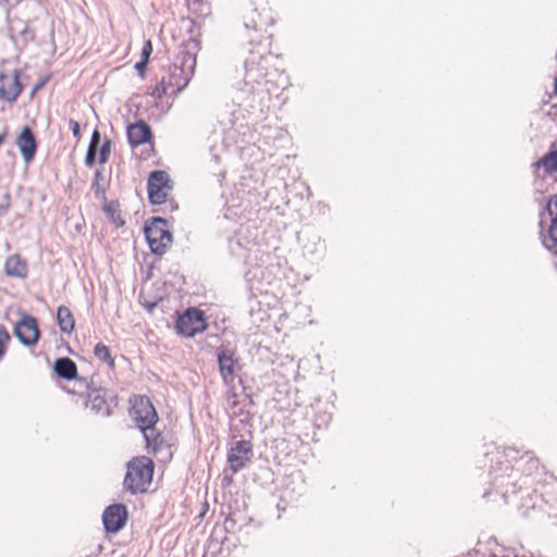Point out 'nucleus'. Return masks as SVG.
<instances>
[{
  "label": "nucleus",
  "instance_id": "obj_1",
  "mask_svg": "<svg viewBox=\"0 0 557 557\" xmlns=\"http://www.w3.org/2000/svg\"><path fill=\"white\" fill-rule=\"evenodd\" d=\"M153 476V462L146 456L133 458L127 463L124 478V487L132 494L144 493L150 485Z\"/></svg>",
  "mask_w": 557,
  "mask_h": 557
},
{
  "label": "nucleus",
  "instance_id": "obj_2",
  "mask_svg": "<svg viewBox=\"0 0 557 557\" xmlns=\"http://www.w3.org/2000/svg\"><path fill=\"white\" fill-rule=\"evenodd\" d=\"M131 413L141 430L147 446L156 449L158 436L154 435V424L158 421V414L150 399L146 396L136 398Z\"/></svg>",
  "mask_w": 557,
  "mask_h": 557
},
{
  "label": "nucleus",
  "instance_id": "obj_3",
  "mask_svg": "<svg viewBox=\"0 0 557 557\" xmlns=\"http://www.w3.org/2000/svg\"><path fill=\"white\" fill-rule=\"evenodd\" d=\"M145 235L151 251L162 256L172 243V234L168 230V222L162 218H152L145 225Z\"/></svg>",
  "mask_w": 557,
  "mask_h": 557
},
{
  "label": "nucleus",
  "instance_id": "obj_4",
  "mask_svg": "<svg viewBox=\"0 0 557 557\" xmlns=\"http://www.w3.org/2000/svg\"><path fill=\"white\" fill-rule=\"evenodd\" d=\"M270 57L260 51H250L249 57L245 61L244 83L251 87V91L256 84H260L268 75V63Z\"/></svg>",
  "mask_w": 557,
  "mask_h": 557
},
{
  "label": "nucleus",
  "instance_id": "obj_5",
  "mask_svg": "<svg viewBox=\"0 0 557 557\" xmlns=\"http://www.w3.org/2000/svg\"><path fill=\"white\" fill-rule=\"evenodd\" d=\"M176 332L186 337H194L207 329L203 311L197 308H189L178 315L175 323Z\"/></svg>",
  "mask_w": 557,
  "mask_h": 557
},
{
  "label": "nucleus",
  "instance_id": "obj_6",
  "mask_svg": "<svg viewBox=\"0 0 557 557\" xmlns=\"http://www.w3.org/2000/svg\"><path fill=\"white\" fill-rule=\"evenodd\" d=\"M172 188L173 185L166 172L153 171L150 174L147 190L149 200L153 205L164 203Z\"/></svg>",
  "mask_w": 557,
  "mask_h": 557
},
{
  "label": "nucleus",
  "instance_id": "obj_7",
  "mask_svg": "<svg viewBox=\"0 0 557 557\" xmlns=\"http://www.w3.org/2000/svg\"><path fill=\"white\" fill-rule=\"evenodd\" d=\"M252 445L249 441H237L228 451L227 461L234 473L240 471L251 460Z\"/></svg>",
  "mask_w": 557,
  "mask_h": 557
},
{
  "label": "nucleus",
  "instance_id": "obj_8",
  "mask_svg": "<svg viewBox=\"0 0 557 557\" xmlns=\"http://www.w3.org/2000/svg\"><path fill=\"white\" fill-rule=\"evenodd\" d=\"M127 519L126 507L114 504L106 508L102 515L103 527L108 532L116 533L124 528Z\"/></svg>",
  "mask_w": 557,
  "mask_h": 557
},
{
  "label": "nucleus",
  "instance_id": "obj_9",
  "mask_svg": "<svg viewBox=\"0 0 557 557\" xmlns=\"http://www.w3.org/2000/svg\"><path fill=\"white\" fill-rule=\"evenodd\" d=\"M14 334L23 345H35L39 337V330L36 319L30 315H24L15 324Z\"/></svg>",
  "mask_w": 557,
  "mask_h": 557
},
{
  "label": "nucleus",
  "instance_id": "obj_10",
  "mask_svg": "<svg viewBox=\"0 0 557 557\" xmlns=\"http://www.w3.org/2000/svg\"><path fill=\"white\" fill-rule=\"evenodd\" d=\"M22 92V85L17 71L12 75L0 74V98L8 102H14Z\"/></svg>",
  "mask_w": 557,
  "mask_h": 557
},
{
  "label": "nucleus",
  "instance_id": "obj_11",
  "mask_svg": "<svg viewBox=\"0 0 557 557\" xmlns=\"http://www.w3.org/2000/svg\"><path fill=\"white\" fill-rule=\"evenodd\" d=\"M235 352L232 349L220 347L218 349V363L223 382L230 385L234 381L235 374Z\"/></svg>",
  "mask_w": 557,
  "mask_h": 557
},
{
  "label": "nucleus",
  "instance_id": "obj_12",
  "mask_svg": "<svg viewBox=\"0 0 557 557\" xmlns=\"http://www.w3.org/2000/svg\"><path fill=\"white\" fill-rule=\"evenodd\" d=\"M9 32L11 39L20 48H24L35 38V30L30 28L26 22L21 20L10 21Z\"/></svg>",
  "mask_w": 557,
  "mask_h": 557
},
{
  "label": "nucleus",
  "instance_id": "obj_13",
  "mask_svg": "<svg viewBox=\"0 0 557 557\" xmlns=\"http://www.w3.org/2000/svg\"><path fill=\"white\" fill-rule=\"evenodd\" d=\"M86 407L96 414L107 417L110 414V405L108 401V391L103 388H92L87 394Z\"/></svg>",
  "mask_w": 557,
  "mask_h": 557
},
{
  "label": "nucleus",
  "instance_id": "obj_14",
  "mask_svg": "<svg viewBox=\"0 0 557 557\" xmlns=\"http://www.w3.org/2000/svg\"><path fill=\"white\" fill-rule=\"evenodd\" d=\"M196 64L195 59L191 60V65L188 70H185L184 66L173 65L170 67V77H169V86L175 88V92L183 91L187 85L189 84L193 75H194V66Z\"/></svg>",
  "mask_w": 557,
  "mask_h": 557
},
{
  "label": "nucleus",
  "instance_id": "obj_15",
  "mask_svg": "<svg viewBox=\"0 0 557 557\" xmlns=\"http://www.w3.org/2000/svg\"><path fill=\"white\" fill-rule=\"evenodd\" d=\"M16 145L26 163L30 162L36 153L37 144L33 131L25 126L16 139Z\"/></svg>",
  "mask_w": 557,
  "mask_h": 557
},
{
  "label": "nucleus",
  "instance_id": "obj_16",
  "mask_svg": "<svg viewBox=\"0 0 557 557\" xmlns=\"http://www.w3.org/2000/svg\"><path fill=\"white\" fill-rule=\"evenodd\" d=\"M151 138V128L144 121L136 122L127 127V139L132 147L148 143Z\"/></svg>",
  "mask_w": 557,
  "mask_h": 557
},
{
  "label": "nucleus",
  "instance_id": "obj_17",
  "mask_svg": "<svg viewBox=\"0 0 557 557\" xmlns=\"http://www.w3.org/2000/svg\"><path fill=\"white\" fill-rule=\"evenodd\" d=\"M53 370L60 377L65 380H74L77 377V366L67 357L58 358L54 361Z\"/></svg>",
  "mask_w": 557,
  "mask_h": 557
},
{
  "label": "nucleus",
  "instance_id": "obj_18",
  "mask_svg": "<svg viewBox=\"0 0 557 557\" xmlns=\"http://www.w3.org/2000/svg\"><path fill=\"white\" fill-rule=\"evenodd\" d=\"M541 239L544 247L550 252L557 255V220L549 221L547 227L543 226L541 223Z\"/></svg>",
  "mask_w": 557,
  "mask_h": 557
},
{
  "label": "nucleus",
  "instance_id": "obj_19",
  "mask_svg": "<svg viewBox=\"0 0 557 557\" xmlns=\"http://www.w3.org/2000/svg\"><path fill=\"white\" fill-rule=\"evenodd\" d=\"M4 271L9 276L25 277L27 274V265L20 256H10L4 264Z\"/></svg>",
  "mask_w": 557,
  "mask_h": 557
},
{
  "label": "nucleus",
  "instance_id": "obj_20",
  "mask_svg": "<svg viewBox=\"0 0 557 557\" xmlns=\"http://www.w3.org/2000/svg\"><path fill=\"white\" fill-rule=\"evenodd\" d=\"M535 165L539 170L543 169L546 174L557 172V141L552 143L549 151Z\"/></svg>",
  "mask_w": 557,
  "mask_h": 557
},
{
  "label": "nucleus",
  "instance_id": "obj_21",
  "mask_svg": "<svg viewBox=\"0 0 557 557\" xmlns=\"http://www.w3.org/2000/svg\"><path fill=\"white\" fill-rule=\"evenodd\" d=\"M57 322L63 333L71 334L75 327V319L69 307L62 305L58 308Z\"/></svg>",
  "mask_w": 557,
  "mask_h": 557
},
{
  "label": "nucleus",
  "instance_id": "obj_22",
  "mask_svg": "<svg viewBox=\"0 0 557 557\" xmlns=\"http://www.w3.org/2000/svg\"><path fill=\"white\" fill-rule=\"evenodd\" d=\"M268 24H270V18L263 21L257 9L251 10L245 18V26L257 32H261Z\"/></svg>",
  "mask_w": 557,
  "mask_h": 557
},
{
  "label": "nucleus",
  "instance_id": "obj_23",
  "mask_svg": "<svg viewBox=\"0 0 557 557\" xmlns=\"http://www.w3.org/2000/svg\"><path fill=\"white\" fill-rule=\"evenodd\" d=\"M94 354L99 360L106 362L110 368H114V359L112 358L108 346L98 343L95 346Z\"/></svg>",
  "mask_w": 557,
  "mask_h": 557
},
{
  "label": "nucleus",
  "instance_id": "obj_24",
  "mask_svg": "<svg viewBox=\"0 0 557 557\" xmlns=\"http://www.w3.org/2000/svg\"><path fill=\"white\" fill-rule=\"evenodd\" d=\"M545 210L549 215V221H557V193L548 198Z\"/></svg>",
  "mask_w": 557,
  "mask_h": 557
},
{
  "label": "nucleus",
  "instance_id": "obj_25",
  "mask_svg": "<svg viewBox=\"0 0 557 557\" xmlns=\"http://www.w3.org/2000/svg\"><path fill=\"white\" fill-rule=\"evenodd\" d=\"M103 180L102 172L100 170H97L95 173V177L91 184V188L95 190V194L97 197L104 194V187L101 186L100 181Z\"/></svg>",
  "mask_w": 557,
  "mask_h": 557
},
{
  "label": "nucleus",
  "instance_id": "obj_26",
  "mask_svg": "<svg viewBox=\"0 0 557 557\" xmlns=\"http://www.w3.org/2000/svg\"><path fill=\"white\" fill-rule=\"evenodd\" d=\"M10 335L3 325H0V359L3 357Z\"/></svg>",
  "mask_w": 557,
  "mask_h": 557
},
{
  "label": "nucleus",
  "instance_id": "obj_27",
  "mask_svg": "<svg viewBox=\"0 0 557 557\" xmlns=\"http://www.w3.org/2000/svg\"><path fill=\"white\" fill-rule=\"evenodd\" d=\"M110 152H111V141L106 140V143L100 148L99 163L104 164L109 159Z\"/></svg>",
  "mask_w": 557,
  "mask_h": 557
},
{
  "label": "nucleus",
  "instance_id": "obj_28",
  "mask_svg": "<svg viewBox=\"0 0 557 557\" xmlns=\"http://www.w3.org/2000/svg\"><path fill=\"white\" fill-rule=\"evenodd\" d=\"M98 149L94 145H89L85 157V164L91 168L95 164Z\"/></svg>",
  "mask_w": 557,
  "mask_h": 557
},
{
  "label": "nucleus",
  "instance_id": "obj_29",
  "mask_svg": "<svg viewBox=\"0 0 557 557\" xmlns=\"http://www.w3.org/2000/svg\"><path fill=\"white\" fill-rule=\"evenodd\" d=\"M70 128L73 133V136L79 140L81 139V126L79 123L73 119L69 121Z\"/></svg>",
  "mask_w": 557,
  "mask_h": 557
},
{
  "label": "nucleus",
  "instance_id": "obj_30",
  "mask_svg": "<svg viewBox=\"0 0 557 557\" xmlns=\"http://www.w3.org/2000/svg\"><path fill=\"white\" fill-rule=\"evenodd\" d=\"M152 52V45L151 42L148 40L145 42V46L143 48V51H141V59L144 60H147L149 59L150 54Z\"/></svg>",
  "mask_w": 557,
  "mask_h": 557
},
{
  "label": "nucleus",
  "instance_id": "obj_31",
  "mask_svg": "<svg viewBox=\"0 0 557 557\" xmlns=\"http://www.w3.org/2000/svg\"><path fill=\"white\" fill-rule=\"evenodd\" d=\"M4 199H5V202L0 205V215H4L9 209V206H10V195L9 194H5L4 195Z\"/></svg>",
  "mask_w": 557,
  "mask_h": 557
},
{
  "label": "nucleus",
  "instance_id": "obj_32",
  "mask_svg": "<svg viewBox=\"0 0 557 557\" xmlns=\"http://www.w3.org/2000/svg\"><path fill=\"white\" fill-rule=\"evenodd\" d=\"M99 143H100V133L97 129H95L91 135L89 145H94V147L98 149Z\"/></svg>",
  "mask_w": 557,
  "mask_h": 557
},
{
  "label": "nucleus",
  "instance_id": "obj_33",
  "mask_svg": "<svg viewBox=\"0 0 557 557\" xmlns=\"http://www.w3.org/2000/svg\"><path fill=\"white\" fill-rule=\"evenodd\" d=\"M147 62H148L147 60L141 59V61L136 63L135 67L138 71H143L146 67Z\"/></svg>",
  "mask_w": 557,
  "mask_h": 557
},
{
  "label": "nucleus",
  "instance_id": "obj_34",
  "mask_svg": "<svg viewBox=\"0 0 557 557\" xmlns=\"http://www.w3.org/2000/svg\"><path fill=\"white\" fill-rule=\"evenodd\" d=\"M5 137H7V133L5 132L0 134V145L4 141Z\"/></svg>",
  "mask_w": 557,
  "mask_h": 557
},
{
  "label": "nucleus",
  "instance_id": "obj_35",
  "mask_svg": "<svg viewBox=\"0 0 557 557\" xmlns=\"http://www.w3.org/2000/svg\"><path fill=\"white\" fill-rule=\"evenodd\" d=\"M1 2H5L8 4L15 3L17 0H0Z\"/></svg>",
  "mask_w": 557,
  "mask_h": 557
},
{
  "label": "nucleus",
  "instance_id": "obj_36",
  "mask_svg": "<svg viewBox=\"0 0 557 557\" xmlns=\"http://www.w3.org/2000/svg\"><path fill=\"white\" fill-rule=\"evenodd\" d=\"M554 92H555V95H557V76L554 82Z\"/></svg>",
  "mask_w": 557,
  "mask_h": 557
},
{
  "label": "nucleus",
  "instance_id": "obj_37",
  "mask_svg": "<svg viewBox=\"0 0 557 557\" xmlns=\"http://www.w3.org/2000/svg\"><path fill=\"white\" fill-rule=\"evenodd\" d=\"M79 382H81L82 385H85L86 388H89V386H88V384H86L85 380L81 379Z\"/></svg>",
  "mask_w": 557,
  "mask_h": 557
},
{
  "label": "nucleus",
  "instance_id": "obj_38",
  "mask_svg": "<svg viewBox=\"0 0 557 557\" xmlns=\"http://www.w3.org/2000/svg\"><path fill=\"white\" fill-rule=\"evenodd\" d=\"M195 2H200L201 0H194Z\"/></svg>",
  "mask_w": 557,
  "mask_h": 557
}]
</instances>
